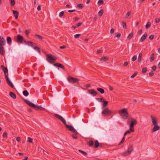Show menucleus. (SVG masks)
Instances as JSON below:
<instances>
[{
    "instance_id": "1",
    "label": "nucleus",
    "mask_w": 160,
    "mask_h": 160,
    "mask_svg": "<svg viewBox=\"0 0 160 160\" xmlns=\"http://www.w3.org/2000/svg\"><path fill=\"white\" fill-rule=\"evenodd\" d=\"M54 116L56 118L60 120L65 126L66 128H68L69 131H71L72 132L76 135L78 134V132L74 129L72 126L67 124L66 121L62 117L59 115L56 114H54Z\"/></svg>"
},
{
    "instance_id": "2",
    "label": "nucleus",
    "mask_w": 160,
    "mask_h": 160,
    "mask_svg": "<svg viewBox=\"0 0 160 160\" xmlns=\"http://www.w3.org/2000/svg\"><path fill=\"white\" fill-rule=\"evenodd\" d=\"M24 101L31 107L33 108L36 110L38 111L40 110L42 111L45 110V109L41 106H37L31 102L28 101L27 99L24 100Z\"/></svg>"
},
{
    "instance_id": "3",
    "label": "nucleus",
    "mask_w": 160,
    "mask_h": 160,
    "mask_svg": "<svg viewBox=\"0 0 160 160\" xmlns=\"http://www.w3.org/2000/svg\"><path fill=\"white\" fill-rule=\"evenodd\" d=\"M47 60L48 62L51 64H54L56 61L57 60V58L54 55L51 54H47L46 55Z\"/></svg>"
},
{
    "instance_id": "4",
    "label": "nucleus",
    "mask_w": 160,
    "mask_h": 160,
    "mask_svg": "<svg viewBox=\"0 0 160 160\" xmlns=\"http://www.w3.org/2000/svg\"><path fill=\"white\" fill-rule=\"evenodd\" d=\"M118 113L125 119H127L128 117V113L126 108H123L119 111Z\"/></svg>"
},
{
    "instance_id": "5",
    "label": "nucleus",
    "mask_w": 160,
    "mask_h": 160,
    "mask_svg": "<svg viewBox=\"0 0 160 160\" xmlns=\"http://www.w3.org/2000/svg\"><path fill=\"white\" fill-rule=\"evenodd\" d=\"M137 123V122L136 119L133 118L131 119L130 123L128 122V124L129 125L130 131L131 132H134V126L136 125Z\"/></svg>"
},
{
    "instance_id": "6",
    "label": "nucleus",
    "mask_w": 160,
    "mask_h": 160,
    "mask_svg": "<svg viewBox=\"0 0 160 160\" xmlns=\"http://www.w3.org/2000/svg\"><path fill=\"white\" fill-rule=\"evenodd\" d=\"M133 146L132 145H130L128 148L127 150L124 152H123L121 154L124 156H127L131 154L133 151Z\"/></svg>"
},
{
    "instance_id": "7",
    "label": "nucleus",
    "mask_w": 160,
    "mask_h": 160,
    "mask_svg": "<svg viewBox=\"0 0 160 160\" xmlns=\"http://www.w3.org/2000/svg\"><path fill=\"white\" fill-rule=\"evenodd\" d=\"M16 42L18 43H22L23 42H24L25 43L27 42L25 40L22 36L20 34H18L17 35Z\"/></svg>"
},
{
    "instance_id": "8",
    "label": "nucleus",
    "mask_w": 160,
    "mask_h": 160,
    "mask_svg": "<svg viewBox=\"0 0 160 160\" xmlns=\"http://www.w3.org/2000/svg\"><path fill=\"white\" fill-rule=\"evenodd\" d=\"M111 113V111L108 108H105L102 112V114L104 116H109Z\"/></svg>"
},
{
    "instance_id": "9",
    "label": "nucleus",
    "mask_w": 160,
    "mask_h": 160,
    "mask_svg": "<svg viewBox=\"0 0 160 160\" xmlns=\"http://www.w3.org/2000/svg\"><path fill=\"white\" fill-rule=\"evenodd\" d=\"M67 79L69 82L72 83H75L79 80V79L77 78H74L70 76H68Z\"/></svg>"
},
{
    "instance_id": "10",
    "label": "nucleus",
    "mask_w": 160,
    "mask_h": 160,
    "mask_svg": "<svg viewBox=\"0 0 160 160\" xmlns=\"http://www.w3.org/2000/svg\"><path fill=\"white\" fill-rule=\"evenodd\" d=\"M88 92L92 95L93 96H96L98 94L97 92L94 89H89L88 90Z\"/></svg>"
},
{
    "instance_id": "11",
    "label": "nucleus",
    "mask_w": 160,
    "mask_h": 160,
    "mask_svg": "<svg viewBox=\"0 0 160 160\" xmlns=\"http://www.w3.org/2000/svg\"><path fill=\"white\" fill-rule=\"evenodd\" d=\"M5 40L2 36L0 37V46H4L5 44Z\"/></svg>"
},
{
    "instance_id": "12",
    "label": "nucleus",
    "mask_w": 160,
    "mask_h": 160,
    "mask_svg": "<svg viewBox=\"0 0 160 160\" xmlns=\"http://www.w3.org/2000/svg\"><path fill=\"white\" fill-rule=\"evenodd\" d=\"M53 65L56 67H59L63 70L65 69V68L64 66L60 63H55L53 64Z\"/></svg>"
},
{
    "instance_id": "13",
    "label": "nucleus",
    "mask_w": 160,
    "mask_h": 160,
    "mask_svg": "<svg viewBox=\"0 0 160 160\" xmlns=\"http://www.w3.org/2000/svg\"><path fill=\"white\" fill-rule=\"evenodd\" d=\"M1 68L4 71L5 75L8 74V70L7 68L5 67L3 65H1Z\"/></svg>"
},
{
    "instance_id": "14",
    "label": "nucleus",
    "mask_w": 160,
    "mask_h": 160,
    "mask_svg": "<svg viewBox=\"0 0 160 160\" xmlns=\"http://www.w3.org/2000/svg\"><path fill=\"white\" fill-rule=\"evenodd\" d=\"M5 51L4 47L3 46H0V54L3 55H4Z\"/></svg>"
},
{
    "instance_id": "15",
    "label": "nucleus",
    "mask_w": 160,
    "mask_h": 160,
    "mask_svg": "<svg viewBox=\"0 0 160 160\" xmlns=\"http://www.w3.org/2000/svg\"><path fill=\"white\" fill-rule=\"evenodd\" d=\"M151 117L152 120V122L153 124L154 125H157L158 124V122L156 119L152 116H151Z\"/></svg>"
},
{
    "instance_id": "16",
    "label": "nucleus",
    "mask_w": 160,
    "mask_h": 160,
    "mask_svg": "<svg viewBox=\"0 0 160 160\" xmlns=\"http://www.w3.org/2000/svg\"><path fill=\"white\" fill-rule=\"evenodd\" d=\"M147 36V33H145L144 34H143L141 38L140 39V41L141 42H143L146 38Z\"/></svg>"
},
{
    "instance_id": "17",
    "label": "nucleus",
    "mask_w": 160,
    "mask_h": 160,
    "mask_svg": "<svg viewBox=\"0 0 160 160\" xmlns=\"http://www.w3.org/2000/svg\"><path fill=\"white\" fill-rule=\"evenodd\" d=\"M160 129V127L157 125H154L153 128L152 129L153 132H155L158 130H159Z\"/></svg>"
},
{
    "instance_id": "18",
    "label": "nucleus",
    "mask_w": 160,
    "mask_h": 160,
    "mask_svg": "<svg viewBox=\"0 0 160 160\" xmlns=\"http://www.w3.org/2000/svg\"><path fill=\"white\" fill-rule=\"evenodd\" d=\"M102 102L103 103L102 104V108H104L106 107L108 105V101L104 100H103L102 101Z\"/></svg>"
},
{
    "instance_id": "19",
    "label": "nucleus",
    "mask_w": 160,
    "mask_h": 160,
    "mask_svg": "<svg viewBox=\"0 0 160 160\" xmlns=\"http://www.w3.org/2000/svg\"><path fill=\"white\" fill-rule=\"evenodd\" d=\"M13 14L14 15L15 18L17 19L18 18V17L19 15L18 12L17 11L13 10Z\"/></svg>"
},
{
    "instance_id": "20",
    "label": "nucleus",
    "mask_w": 160,
    "mask_h": 160,
    "mask_svg": "<svg viewBox=\"0 0 160 160\" xmlns=\"http://www.w3.org/2000/svg\"><path fill=\"white\" fill-rule=\"evenodd\" d=\"M7 41L8 44L11 45L12 44L11 38L9 37H7Z\"/></svg>"
},
{
    "instance_id": "21",
    "label": "nucleus",
    "mask_w": 160,
    "mask_h": 160,
    "mask_svg": "<svg viewBox=\"0 0 160 160\" xmlns=\"http://www.w3.org/2000/svg\"><path fill=\"white\" fill-rule=\"evenodd\" d=\"M10 96L13 99H16V94L12 92H10L9 93Z\"/></svg>"
},
{
    "instance_id": "22",
    "label": "nucleus",
    "mask_w": 160,
    "mask_h": 160,
    "mask_svg": "<svg viewBox=\"0 0 160 160\" xmlns=\"http://www.w3.org/2000/svg\"><path fill=\"white\" fill-rule=\"evenodd\" d=\"M35 37L38 39H39V40L42 41V37L38 34H36L35 35Z\"/></svg>"
},
{
    "instance_id": "23",
    "label": "nucleus",
    "mask_w": 160,
    "mask_h": 160,
    "mask_svg": "<svg viewBox=\"0 0 160 160\" xmlns=\"http://www.w3.org/2000/svg\"><path fill=\"white\" fill-rule=\"evenodd\" d=\"M108 58L107 56H103L101 58L100 60L101 61L105 62L108 60Z\"/></svg>"
},
{
    "instance_id": "24",
    "label": "nucleus",
    "mask_w": 160,
    "mask_h": 160,
    "mask_svg": "<svg viewBox=\"0 0 160 160\" xmlns=\"http://www.w3.org/2000/svg\"><path fill=\"white\" fill-rule=\"evenodd\" d=\"M142 54L141 52H140L139 53L138 60V62H140L141 60H142Z\"/></svg>"
},
{
    "instance_id": "25",
    "label": "nucleus",
    "mask_w": 160,
    "mask_h": 160,
    "mask_svg": "<svg viewBox=\"0 0 160 160\" xmlns=\"http://www.w3.org/2000/svg\"><path fill=\"white\" fill-rule=\"evenodd\" d=\"M97 90L101 94H103L105 92V91L103 89L100 88H97Z\"/></svg>"
},
{
    "instance_id": "26",
    "label": "nucleus",
    "mask_w": 160,
    "mask_h": 160,
    "mask_svg": "<svg viewBox=\"0 0 160 160\" xmlns=\"http://www.w3.org/2000/svg\"><path fill=\"white\" fill-rule=\"evenodd\" d=\"M95 144L94 146V148H98L99 146V143L97 140H96L95 142Z\"/></svg>"
},
{
    "instance_id": "27",
    "label": "nucleus",
    "mask_w": 160,
    "mask_h": 160,
    "mask_svg": "<svg viewBox=\"0 0 160 160\" xmlns=\"http://www.w3.org/2000/svg\"><path fill=\"white\" fill-rule=\"evenodd\" d=\"M133 33L132 32H131L127 37V39L129 40H130L132 37Z\"/></svg>"
},
{
    "instance_id": "28",
    "label": "nucleus",
    "mask_w": 160,
    "mask_h": 160,
    "mask_svg": "<svg viewBox=\"0 0 160 160\" xmlns=\"http://www.w3.org/2000/svg\"><path fill=\"white\" fill-rule=\"evenodd\" d=\"M88 144L90 147H92L94 145V142L92 140H90L88 142Z\"/></svg>"
},
{
    "instance_id": "29",
    "label": "nucleus",
    "mask_w": 160,
    "mask_h": 160,
    "mask_svg": "<svg viewBox=\"0 0 160 160\" xmlns=\"http://www.w3.org/2000/svg\"><path fill=\"white\" fill-rule=\"evenodd\" d=\"M23 94L25 96H27L29 95V93L27 90H25L23 92Z\"/></svg>"
},
{
    "instance_id": "30",
    "label": "nucleus",
    "mask_w": 160,
    "mask_h": 160,
    "mask_svg": "<svg viewBox=\"0 0 160 160\" xmlns=\"http://www.w3.org/2000/svg\"><path fill=\"white\" fill-rule=\"evenodd\" d=\"M26 43H27L28 45L32 47H33L34 43L32 42H31V41L28 42H27Z\"/></svg>"
},
{
    "instance_id": "31",
    "label": "nucleus",
    "mask_w": 160,
    "mask_h": 160,
    "mask_svg": "<svg viewBox=\"0 0 160 160\" xmlns=\"http://www.w3.org/2000/svg\"><path fill=\"white\" fill-rule=\"evenodd\" d=\"M103 13V10L102 9H101L99 12L98 14L99 16L101 17Z\"/></svg>"
},
{
    "instance_id": "32",
    "label": "nucleus",
    "mask_w": 160,
    "mask_h": 160,
    "mask_svg": "<svg viewBox=\"0 0 160 160\" xmlns=\"http://www.w3.org/2000/svg\"><path fill=\"white\" fill-rule=\"evenodd\" d=\"M155 54L154 53H152L151 54L152 56L150 58V61L151 62H152L154 60L155 58L154 57Z\"/></svg>"
},
{
    "instance_id": "33",
    "label": "nucleus",
    "mask_w": 160,
    "mask_h": 160,
    "mask_svg": "<svg viewBox=\"0 0 160 160\" xmlns=\"http://www.w3.org/2000/svg\"><path fill=\"white\" fill-rule=\"evenodd\" d=\"M122 26L123 28L124 29H126L127 28V25L126 22L123 21H122Z\"/></svg>"
},
{
    "instance_id": "34",
    "label": "nucleus",
    "mask_w": 160,
    "mask_h": 160,
    "mask_svg": "<svg viewBox=\"0 0 160 160\" xmlns=\"http://www.w3.org/2000/svg\"><path fill=\"white\" fill-rule=\"evenodd\" d=\"M151 25V23L150 22H148L146 25V28H149Z\"/></svg>"
},
{
    "instance_id": "35",
    "label": "nucleus",
    "mask_w": 160,
    "mask_h": 160,
    "mask_svg": "<svg viewBox=\"0 0 160 160\" xmlns=\"http://www.w3.org/2000/svg\"><path fill=\"white\" fill-rule=\"evenodd\" d=\"M77 8H82L84 7V5L82 4H79L77 5Z\"/></svg>"
},
{
    "instance_id": "36",
    "label": "nucleus",
    "mask_w": 160,
    "mask_h": 160,
    "mask_svg": "<svg viewBox=\"0 0 160 160\" xmlns=\"http://www.w3.org/2000/svg\"><path fill=\"white\" fill-rule=\"evenodd\" d=\"M10 4L12 6H13L15 4V1L14 0H10Z\"/></svg>"
},
{
    "instance_id": "37",
    "label": "nucleus",
    "mask_w": 160,
    "mask_h": 160,
    "mask_svg": "<svg viewBox=\"0 0 160 160\" xmlns=\"http://www.w3.org/2000/svg\"><path fill=\"white\" fill-rule=\"evenodd\" d=\"M103 1L102 0H99L98 2V4L99 5H101L103 4Z\"/></svg>"
},
{
    "instance_id": "38",
    "label": "nucleus",
    "mask_w": 160,
    "mask_h": 160,
    "mask_svg": "<svg viewBox=\"0 0 160 160\" xmlns=\"http://www.w3.org/2000/svg\"><path fill=\"white\" fill-rule=\"evenodd\" d=\"M125 140V136H124V137L122 138V140H121V141L119 143L118 145H121L124 142Z\"/></svg>"
},
{
    "instance_id": "39",
    "label": "nucleus",
    "mask_w": 160,
    "mask_h": 160,
    "mask_svg": "<svg viewBox=\"0 0 160 160\" xmlns=\"http://www.w3.org/2000/svg\"><path fill=\"white\" fill-rule=\"evenodd\" d=\"M78 151L79 152H81L82 154H83L84 155H88V153L85 151H82V150H78Z\"/></svg>"
},
{
    "instance_id": "40",
    "label": "nucleus",
    "mask_w": 160,
    "mask_h": 160,
    "mask_svg": "<svg viewBox=\"0 0 160 160\" xmlns=\"http://www.w3.org/2000/svg\"><path fill=\"white\" fill-rule=\"evenodd\" d=\"M33 48L34 49L38 51L39 52V53L40 52V49L39 48L36 46H35V47H33Z\"/></svg>"
},
{
    "instance_id": "41",
    "label": "nucleus",
    "mask_w": 160,
    "mask_h": 160,
    "mask_svg": "<svg viewBox=\"0 0 160 160\" xmlns=\"http://www.w3.org/2000/svg\"><path fill=\"white\" fill-rule=\"evenodd\" d=\"M7 83L11 88H13L14 87V85L11 81L8 82Z\"/></svg>"
},
{
    "instance_id": "42",
    "label": "nucleus",
    "mask_w": 160,
    "mask_h": 160,
    "mask_svg": "<svg viewBox=\"0 0 160 160\" xmlns=\"http://www.w3.org/2000/svg\"><path fill=\"white\" fill-rule=\"evenodd\" d=\"M8 74L6 75H5V77L6 79V81L7 82H8L10 81V80H9V78H8Z\"/></svg>"
},
{
    "instance_id": "43",
    "label": "nucleus",
    "mask_w": 160,
    "mask_h": 160,
    "mask_svg": "<svg viewBox=\"0 0 160 160\" xmlns=\"http://www.w3.org/2000/svg\"><path fill=\"white\" fill-rule=\"evenodd\" d=\"M147 71V68H143L142 70V73H144L146 72Z\"/></svg>"
},
{
    "instance_id": "44",
    "label": "nucleus",
    "mask_w": 160,
    "mask_h": 160,
    "mask_svg": "<svg viewBox=\"0 0 160 160\" xmlns=\"http://www.w3.org/2000/svg\"><path fill=\"white\" fill-rule=\"evenodd\" d=\"M28 142H29L32 143V139L30 137H28Z\"/></svg>"
},
{
    "instance_id": "45",
    "label": "nucleus",
    "mask_w": 160,
    "mask_h": 160,
    "mask_svg": "<svg viewBox=\"0 0 160 160\" xmlns=\"http://www.w3.org/2000/svg\"><path fill=\"white\" fill-rule=\"evenodd\" d=\"M130 12H128L125 16V18H127L130 15Z\"/></svg>"
},
{
    "instance_id": "46",
    "label": "nucleus",
    "mask_w": 160,
    "mask_h": 160,
    "mask_svg": "<svg viewBox=\"0 0 160 160\" xmlns=\"http://www.w3.org/2000/svg\"><path fill=\"white\" fill-rule=\"evenodd\" d=\"M137 58V56L135 55L132 58V60L133 61H135L136 60Z\"/></svg>"
},
{
    "instance_id": "47",
    "label": "nucleus",
    "mask_w": 160,
    "mask_h": 160,
    "mask_svg": "<svg viewBox=\"0 0 160 160\" xmlns=\"http://www.w3.org/2000/svg\"><path fill=\"white\" fill-rule=\"evenodd\" d=\"M137 74V72H135L132 75L131 77V78H133L135 77Z\"/></svg>"
},
{
    "instance_id": "48",
    "label": "nucleus",
    "mask_w": 160,
    "mask_h": 160,
    "mask_svg": "<svg viewBox=\"0 0 160 160\" xmlns=\"http://www.w3.org/2000/svg\"><path fill=\"white\" fill-rule=\"evenodd\" d=\"M96 99L98 100L99 102H102V100H104V99L102 98H96Z\"/></svg>"
},
{
    "instance_id": "49",
    "label": "nucleus",
    "mask_w": 160,
    "mask_h": 160,
    "mask_svg": "<svg viewBox=\"0 0 160 160\" xmlns=\"http://www.w3.org/2000/svg\"><path fill=\"white\" fill-rule=\"evenodd\" d=\"M81 35L80 34H78L74 35V37L75 38H77L79 37Z\"/></svg>"
},
{
    "instance_id": "50",
    "label": "nucleus",
    "mask_w": 160,
    "mask_h": 160,
    "mask_svg": "<svg viewBox=\"0 0 160 160\" xmlns=\"http://www.w3.org/2000/svg\"><path fill=\"white\" fill-rule=\"evenodd\" d=\"M155 22L157 23H158L160 22V19L158 18H155Z\"/></svg>"
},
{
    "instance_id": "51",
    "label": "nucleus",
    "mask_w": 160,
    "mask_h": 160,
    "mask_svg": "<svg viewBox=\"0 0 160 160\" xmlns=\"http://www.w3.org/2000/svg\"><path fill=\"white\" fill-rule=\"evenodd\" d=\"M64 12L63 11L61 12L59 14V16L60 17H61L63 15Z\"/></svg>"
},
{
    "instance_id": "52",
    "label": "nucleus",
    "mask_w": 160,
    "mask_h": 160,
    "mask_svg": "<svg viewBox=\"0 0 160 160\" xmlns=\"http://www.w3.org/2000/svg\"><path fill=\"white\" fill-rule=\"evenodd\" d=\"M131 131L129 130H128L126 132L124 133V136H125L127 134H129L130 133Z\"/></svg>"
},
{
    "instance_id": "53",
    "label": "nucleus",
    "mask_w": 160,
    "mask_h": 160,
    "mask_svg": "<svg viewBox=\"0 0 160 160\" xmlns=\"http://www.w3.org/2000/svg\"><path fill=\"white\" fill-rule=\"evenodd\" d=\"M2 136L4 138H7V132H4L2 134Z\"/></svg>"
},
{
    "instance_id": "54",
    "label": "nucleus",
    "mask_w": 160,
    "mask_h": 160,
    "mask_svg": "<svg viewBox=\"0 0 160 160\" xmlns=\"http://www.w3.org/2000/svg\"><path fill=\"white\" fill-rule=\"evenodd\" d=\"M154 35H151L149 37V39L150 40H152L154 38Z\"/></svg>"
},
{
    "instance_id": "55",
    "label": "nucleus",
    "mask_w": 160,
    "mask_h": 160,
    "mask_svg": "<svg viewBox=\"0 0 160 160\" xmlns=\"http://www.w3.org/2000/svg\"><path fill=\"white\" fill-rule=\"evenodd\" d=\"M30 33V31L29 30H26L25 31V33L26 35H28Z\"/></svg>"
},
{
    "instance_id": "56",
    "label": "nucleus",
    "mask_w": 160,
    "mask_h": 160,
    "mask_svg": "<svg viewBox=\"0 0 160 160\" xmlns=\"http://www.w3.org/2000/svg\"><path fill=\"white\" fill-rule=\"evenodd\" d=\"M109 89L110 91H112L113 89V88L110 85H109Z\"/></svg>"
},
{
    "instance_id": "57",
    "label": "nucleus",
    "mask_w": 160,
    "mask_h": 160,
    "mask_svg": "<svg viewBox=\"0 0 160 160\" xmlns=\"http://www.w3.org/2000/svg\"><path fill=\"white\" fill-rule=\"evenodd\" d=\"M156 68L157 67L156 66L154 65L153 66L152 68V71H155L156 69Z\"/></svg>"
},
{
    "instance_id": "58",
    "label": "nucleus",
    "mask_w": 160,
    "mask_h": 160,
    "mask_svg": "<svg viewBox=\"0 0 160 160\" xmlns=\"http://www.w3.org/2000/svg\"><path fill=\"white\" fill-rule=\"evenodd\" d=\"M72 136L73 139H77V136L76 134H73Z\"/></svg>"
},
{
    "instance_id": "59",
    "label": "nucleus",
    "mask_w": 160,
    "mask_h": 160,
    "mask_svg": "<svg viewBox=\"0 0 160 160\" xmlns=\"http://www.w3.org/2000/svg\"><path fill=\"white\" fill-rule=\"evenodd\" d=\"M128 62H125L124 63L123 66L124 67H126L128 65Z\"/></svg>"
},
{
    "instance_id": "60",
    "label": "nucleus",
    "mask_w": 160,
    "mask_h": 160,
    "mask_svg": "<svg viewBox=\"0 0 160 160\" xmlns=\"http://www.w3.org/2000/svg\"><path fill=\"white\" fill-rule=\"evenodd\" d=\"M16 140L18 142H20L21 140V139L19 137H17L16 138Z\"/></svg>"
},
{
    "instance_id": "61",
    "label": "nucleus",
    "mask_w": 160,
    "mask_h": 160,
    "mask_svg": "<svg viewBox=\"0 0 160 160\" xmlns=\"http://www.w3.org/2000/svg\"><path fill=\"white\" fill-rule=\"evenodd\" d=\"M121 36V34L120 33H118L116 36V37L117 38H120V36Z\"/></svg>"
},
{
    "instance_id": "62",
    "label": "nucleus",
    "mask_w": 160,
    "mask_h": 160,
    "mask_svg": "<svg viewBox=\"0 0 160 160\" xmlns=\"http://www.w3.org/2000/svg\"><path fill=\"white\" fill-rule=\"evenodd\" d=\"M82 24V22H79L76 24V26L77 27H79Z\"/></svg>"
},
{
    "instance_id": "63",
    "label": "nucleus",
    "mask_w": 160,
    "mask_h": 160,
    "mask_svg": "<svg viewBox=\"0 0 160 160\" xmlns=\"http://www.w3.org/2000/svg\"><path fill=\"white\" fill-rule=\"evenodd\" d=\"M75 11V9L69 10H68V12H74Z\"/></svg>"
},
{
    "instance_id": "64",
    "label": "nucleus",
    "mask_w": 160,
    "mask_h": 160,
    "mask_svg": "<svg viewBox=\"0 0 160 160\" xmlns=\"http://www.w3.org/2000/svg\"><path fill=\"white\" fill-rule=\"evenodd\" d=\"M37 9L39 11L41 10V7L40 5H38V6Z\"/></svg>"
}]
</instances>
